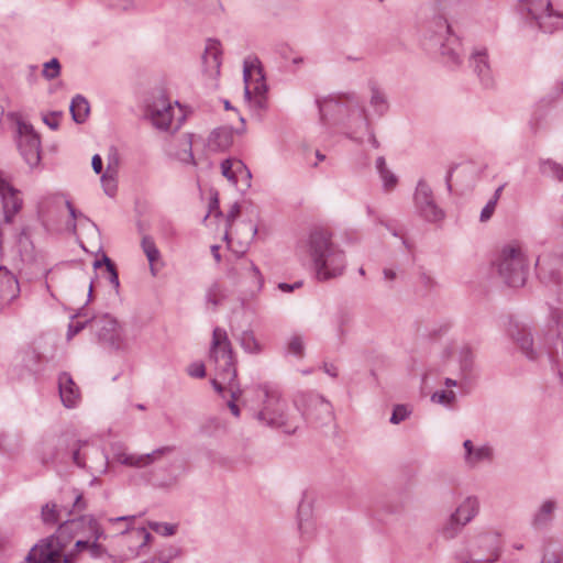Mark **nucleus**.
<instances>
[{"label": "nucleus", "instance_id": "1", "mask_svg": "<svg viewBox=\"0 0 563 563\" xmlns=\"http://www.w3.org/2000/svg\"><path fill=\"white\" fill-rule=\"evenodd\" d=\"M256 407L253 408V418L264 427L280 429L287 434H294L300 427L301 419L289 412L286 399L278 387L263 383L254 388Z\"/></svg>", "mask_w": 563, "mask_h": 563}, {"label": "nucleus", "instance_id": "2", "mask_svg": "<svg viewBox=\"0 0 563 563\" xmlns=\"http://www.w3.org/2000/svg\"><path fill=\"white\" fill-rule=\"evenodd\" d=\"M320 119L324 121L328 117L347 111V135L351 140L363 143L364 136H368V142L374 148L379 147V143L373 132L368 114L363 107L360 98L351 92L336 96H329L324 99H317Z\"/></svg>", "mask_w": 563, "mask_h": 563}, {"label": "nucleus", "instance_id": "3", "mask_svg": "<svg viewBox=\"0 0 563 563\" xmlns=\"http://www.w3.org/2000/svg\"><path fill=\"white\" fill-rule=\"evenodd\" d=\"M210 360L216 366V378L211 384L217 393L223 394L228 390L232 399L228 402V407L232 415L240 416V409L235 400L241 395L240 386L236 382V368L233 360V351L228 333L222 328H214L210 346Z\"/></svg>", "mask_w": 563, "mask_h": 563}, {"label": "nucleus", "instance_id": "4", "mask_svg": "<svg viewBox=\"0 0 563 563\" xmlns=\"http://www.w3.org/2000/svg\"><path fill=\"white\" fill-rule=\"evenodd\" d=\"M299 249L310 257L318 280L325 282L343 274L346 266L344 251L331 241L327 230L311 231Z\"/></svg>", "mask_w": 563, "mask_h": 563}, {"label": "nucleus", "instance_id": "5", "mask_svg": "<svg viewBox=\"0 0 563 563\" xmlns=\"http://www.w3.org/2000/svg\"><path fill=\"white\" fill-rule=\"evenodd\" d=\"M503 538L494 530L470 533L464 544L455 552L460 563H495L501 554Z\"/></svg>", "mask_w": 563, "mask_h": 563}, {"label": "nucleus", "instance_id": "6", "mask_svg": "<svg viewBox=\"0 0 563 563\" xmlns=\"http://www.w3.org/2000/svg\"><path fill=\"white\" fill-rule=\"evenodd\" d=\"M498 276L509 287H522L526 284L529 263L523 249L518 243L505 245L494 262Z\"/></svg>", "mask_w": 563, "mask_h": 563}, {"label": "nucleus", "instance_id": "7", "mask_svg": "<svg viewBox=\"0 0 563 563\" xmlns=\"http://www.w3.org/2000/svg\"><path fill=\"white\" fill-rule=\"evenodd\" d=\"M521 15L543 33L563 30V12L554 10L550 0H519Z\"/></svg>", "mask_w": 563, "mask_h": 563}, {"label": "nucleus", "instance_id": "8", "mask_svg": "<svg viewBox=\"0 0 563 563\" xmlns=\"http://www.w3.org/2000/svg\"><path fill=\"white\" fill-rule=\"evenodd\" d=\"M294 405L300 411V419L318 428L333 420V408L322 395L313 391H300L294 397Z\"/></svg>", "mask_w": 563, "mask_h": 563}, {"label": "nucleus", "instance_id": "9", "mask_svg": "<svg viewBox=\"0 0 563 563\" xmlns=\"http://www.w3.org/2000/svg\"><path fill=\"white\" fill-rule=\"evenodd\" d=\"M89 327L98 342L114 351H126L129 342L120 322L109 313L96 314L89 319Z\"/></svg>", "mask_w": 563, "mask_h": 563}, {"label": "nucleus", "instance_id": "10", "mask_svg": "<svg viewBox=\"0 0 563 563\" xmlns=\"http://www.w3.org/2000/svg\"><path fill=\"white\" fill-rule=\"evenodd\" d=\"M244 98L250 107L263 110L266 107V84L257 58H246L243 68Z\"/></svg>", "mask_w": 563, "mask_h": 563}, {"label": "nucleus", "instance_id": "11", "mask_svg": "<svg viewBox=\"0 0 563 563\" xmlns=\"http://www.w3.org/2000/svg\"><path fill=\"white\" fill-rule=\"evenodd\" d=\"M537 267L540 280L556 294L559 300L563 298V256L539 257Z\"/></svg>", "mask_w": 563, "mask_h": 563}, {"label": "nucleus", "instance_id": "12", "mask_svg": "<svg viewBox=\"0 0 563 563\" xmlns=\"http://www.w3.org/2000/svg\"><path fill=\"white\" fill-rule=\"evenodd\" d=\"M479 503L476 497H466L443 525L441 533L445 539H453L459 531L478 514Z\"/></svg>", "mask_w": 563, "mask_h": 563}, {"label": "nucleus", "instance_id": "13", "mask_svg": "<svg viewBox=\"0 0 563 563\" xmlns=\"http://www.w3.org/2000/svg\"><path fill=\"white\" fill-rule=\"evenodd\" d=\"M18 148L25 163L36 167L41 162V140L33 126L26 122H18Z\"/></svg>", "mask_w": 563, "mask_h": 563}, {"label": "nucleus", "instance_id": "14", "mask_svg": "<svg viewBox=\"0 0 563 563\" xmlns=\"http://www.w3.org/2000/svg\"><path fill=\"white\" fill-rule=\"evenodd\" d=\"M438 10L440 15L432 21L439 36L442 38L452 31L451 22H457L466 13V3L464 0H438Z\"/></svg>", "mask_w": 563, "mask_h": 563}, {"label": "nucleus", "instance_id": "15", "mask_svg": "<svg viewBox=\"0 0 563 563\" xmlns=\"http://www.w3.org/2000/svg\"><path fill=\"white\" fill-rule=\"evenodd\" d=\"M549 320L551 330L556 333V340L553 346L549 347L548 355L558 376L561 382H563V310L560 308H551Z\"/></svg>", "mask_w": 563, "mask_h": 563}, {"label": "nucleus", "instance_id": "16", "mask_svg": "<svg viewBox=\"0 0 563 563\" xmlns=\"http://www.w3.org/2000/svg\"><path fill=\"white\" fill-rule=\"evenodd\" d=\"M415 205L419 214L430 222H437L444 218L432 195V190L424 180H419L415 192Z\"/></svg>", "mask_w": 563, "mask_h": 563}, {"label": "nucleus", "instance_id": "17", "mask_svg": "<svg viewBox=\"0 0 563 563\" xmlns=\"http://www.w3.org/2000/svg\"><path fill=\"white\" fill-rule=\"evenodd\" d=\"M468 66L484 88L489 89L495 86V78L486 47L477 46L473 48L468 57Z\"/></svg>", "mask_w": 563, "mask_h": 563}, {"label": "nucleus", "instance_id": "18", "mask_svg": "<svg viewBox=\"0 0 563 563\" xmlns=\"http://www.w3.org/2000/svg\"><path fill=\"white\" fill-rule=\"evenodd\" d=\"M22 203L20 190L15 189L0 170V209L7 223L12 222L14 216L21 210Z\"/></svg>", "mask_w": 563, "mask_h": 563}, {"label": "nucleus", "instance_id": "19", "mask_svg": "<svg viewBox=\"0 0 563 563\" xmlns=\"http://www.w3.org/2000/svg\"><path fill=\"white\" fill-rule=\"evenodd\" d=\"M146 113L156 129L167 131L170 128L174 108L163 93L147 104Z\"/></svg>", "mask_w": 563, "mask_h": 563}, {"label": "nucleus", "instance_id": "20", "mask_svg": "<svg viewBox=\"0 0 563 563\" xmlns=\"http://www.w3.org/2000/svg\"><path fill=\"white\" fill-rule=\"evenodd\" d=\"M559 508L556 499L548 498L542 500L533 510L530 517V526L536 531H545L552 526Z\"/></svg>", "mask_w": 563, "mask_h": 563}, {"label": "nucleus", "instance_id": "21", "mask_svg": "<svg viewBox=\"0 0 563 563\" xmlns=\"http://www.w3.org/2000/svg\"><path fill=\"white\" fill-rule=\"evenodd\" d=\"M121 534H128L130 537V542H139L137 545L128 547V550L124 553L125 560H135L147 553L148 544L152 541V534L145 528H131L129 526L121 532Z\"/></svg>", "mask_w": 563, "mask_h": 563}, {"label": "nucleus", "instance_id": "22", "mask_svg": "<svg viewBox=\"0 0 563 563\" xmlns=\"http://www.w3.org/2000/svg\"><path fill=\"white\" fill-rule=\"evenodd\" d=\"M508 332L521 352L529 360H536L538 357V352L533 349V340L531 333L525 324L518 321H510Z\"/></svg>", "mask_w": 563, "mask_h": 563}, {"label": "nucleus", "instance_id": "23", "mask_svg": "<svg viewBox=\"0 0 563 563\" xmlns=\"http://www.w3.org/2000/svg\"><path fill=\"white\" fill-rule=\"evenodd\" d=\"M67 209L73 219L76 218V210L68 200H65L62 196L53 195L45 198L38 206V213L43 221L47 222L53 220L54 212H62Z\"/></svg>", "mask_w": 563, "mask_h": 563}, {"label": "nucleus", "instance_id": "24", "mask_svg": "<svg viewBox=\"0 0 563 563\" xmlns=\"http://www.w3.org/2000/svg\"><path fill=\"white\" fill-rule=\"evenodd\" d=\"M221 47L220 42L209 40L207 42L205 53L202 55L203 73L210 78L216 79L220 74L221 66Z\"/></svg>", "mask_w": 563, "mask_h": 563}, {"label": "nucleus", "instance_id": "25", "mask_svg": "<svg viewBox=\"0 0 563 563\" xmlns=\"http://www.w3.org/2000/svg\"><path fill=\"white\" fill-rule=\"evenodd\" d=\"M464 448V463L468 467H476L484 462H490L494 457L493 448L488 444L475 446L471 440H465Z\"/></svg>", "mask_w": 563, "mask_h": 563}, {"label": "nucleus", "instance_id": "26", "mask_svg": "<svg viewBox=\"0 0 563 563\" xmlns=\"http://www.w3.org/2000/svg\"><path fill=\"white\" fill-rule=\"evenodd\" d=\"M59 396L66 408H75L80 401V390L68 373L58 377Z\"/></svg>", "mask_w": 563, "mask_h": 563}, {"label": "nucleus", "instance_id": "27", "mask_svg": "<svg viewBox=\"0 0 563 563\" xmlns=\"http://www.w3.org/2000/svg\"><path fill=\"white\" fill-rule=\"evenodd\" d=\"M430 37L440 45L441 54L446 56L452 64L460 65L462 63V55L460 49L461 44L459 40L453 36L452 32L441 38L438 34V31H433V34Z\"/></svg>", "mask_w": 563, "mask_h": 563}, {"label": "nucleus", "instance_id": "28", "mask_svg": "<svg viewBox=\"0 0 563 563\" xmlns=\"http://www.w3.org/2000/svg\"><path fill=\"white\" fill-rule=\"evenodd\" d=\"M169 153L183 163L196 165L192 154V134L184 133L176 137Z\"/></svg>", "mask_w": 563, "mask_h": 563}, {"label": "nucleus", "instance_id": "29", "mask_svg": "<svg viewBox=\"0 0 563 563\" xmlns=\"http://www.w3.org/2000/svg\"><path fill=\"white\" fill-rule=\"evenodd\" d=\"M233 143V130L228 126L214 129L208 136L207 147L211 152H224Z\"/></svg>", "mask_w": 563, "mask_h": 563}, {"label": "nucleus", "instance_id": "30", "mask_svg": "<svg viewBox=\"0 0 563 563\" xmlns=\"http://www.w3.org/2000/svg\"><path fill=\"white\" fill-rule=\"evenodd\" d=\"M84 525V516L76 519H66L58 526L52 537H56V540L67 548Z\"/></svg>", "mask_w": 563, "mask_h": 563}, {"label": "nucleus", "instance_id": "31", "mask_svg": "<svg viewBox=\"0 0 563 563\" xmlns=\"http://www.w3.org/2000/svg\"><path fill=\"white\" fill-rule=\"evenodd\" d=\"M20 292L19 282L5 267L0 266V299L10 302Z\"/></svg>", "mask_w": 563, "mask_h": 563}, {"label": "nucleus", "instance_id": "32", "mask_svg": "<svg viewBox=\"0 0 563 563\" xmlns=\"http://www.w3.org/2000/svg\"><path fill=\"white\" fill-rule=\"evenodd\" d=\"M221 173L233 185L238 184L239 176H245L247 187L250 186L251 172L240 159H224L221 163Z\"/></svg>", "mask_w": 563, "mask_h": 563}, {"label": "nucleus", "instance_id": "33", "mask_svg": "<svg viewBox=\"0 0 563 563\" xmlns=\"http://www.w3.org/2000/svg\"><path fill=\"white\" fill-rule=\"evenodd\" d=\"M369 107L378 117H383L389 109V102L386 92L377 84H369Z\"/></svg>", "mask_w": 563, "mask_h": 563}, {"label": "nucleus", "instance_id": "34", "mask_svg": "<svg viewBox=\"0 0 563 563\" xmlns=\"http://www.w3.org/2000/svg\"><path fill=\"white\" fill-rule=\"evenodd\" d=\"M454 352L457 354V361L460 363V368L464 374H468L474 368V351L473 349L466 344H460L452 347Z\"/></svg>", "mask_w": 563, "mask_h": 563}, {"label": "nucleus", "instance_id": "35", "mask_svg": "<svg viewBox=\"0 0 563 563\" xmlns=\"http://www.w3.org/2000/svg\"><path fill=\"white\" fill-rule=\"evenodd\" d=\"M175 450L172 445L162 446L158 449H155L151 453L147 454H137V464L136 468H144L147 467L156 462H159L164 456L173 453Z\"/></svg>", "mask_w": 563, "mask_h": 563}, {"label": "nucleus", "instance_id": "36", "mask_svg": "<svg viewBox=\"0 0 563 563\" xmlns=\"http://www.w3.org/2000/svg\"><path fill=\"white\" fill-rule=\"evenodd\" d=\"M175 450L172 445L162 446L158 449H155L151 453L147 454H137V464L136 468H144L147 467L156 462H159L164 456L173 453Z\"/></svg>", "mask_w": 563, "mask_h": 563}, {"label": "nucleus", "instance_id": "37", "mask_svg": "<svg viewBox=\"0 0 563 563\" xmlns=\"http://www.w3.org/2000/svg\"><path fill=\"white\" fill-rule=\"evenodd\" d=\"M69 110L76 123H84L90 112L89 102L81 95H77L73 98Z\"/></svg>", "mask_w": 563, "mask_h": 563}, {"label": "nucleus", "instance_id": "38", "mask_svg": "<svg viewBox=\"0 0 563 563\" xmlns=\"http://www.w3.org/2000/svg\"><path fill=\"white\" fill-rule=\"evenodd\" d=\"M311 506L309 503L301 501L298 506V528L302 536L312 534L314 530L313 523L309 520Z\"/></svg>", "mask_w": 563, "mask_h": 563}, {"label": "nucleus", "instance_id": "39", "mask_svg": "<svg viewBox=\"0 0 563 563\" xmlns=\"http://www.w3.org/2000/svg\"><path fill=\"white\" fill-rule=\"evenodd\" d=\"M141 246L150 263L151 273L153 276H155L156 272L154 268V264L159 260L161 253L156 247L154 240L151 236H143Z\"/></svg>", "mask_w": 563, "mask_h": 563}, {"label": "nucleus", "instance_id": "40", "mask_svg": "<svg viewBox=\"0 0 563 563\" xmlns=\"http://www.w3.org/2000/svg\"><path fill=\"white\" fill-rule=\"evenodd\" d=\"M241 347L250 354H258L262 352V345L256 340L253 331H243L239 338Z\"/></svg>", "mask_w": 563, "mask_h": 563}, {"label": "nucleus", "instance_id": "41", "mask_svg": "<svg viewBox=\"0 0 563 563\" xmlns=\"http://www.w3.org/2000/svg\"><path fill=\"white\" fill-rule=\"evenodd\" d=\"M63 511L65 508H58L56 504H46L42 507V520L45 525H55L63 519Z\"/></svg>", "mask_w": 563, "mask_h": 563}, {"label": "nucleus", "instance_id": "42", "mask_svg": "<svg viewBox=\"0 0 563 563\" xmlns=\"http://www.w3.org/2000/svg\"><path fill=\"white\" fill-rule=\"evenodd\" d=\"M104 192L113 197L117 192V169L108 165L106 173L101 176Z\"/></svg>", "mask_w": 563, "mask_h": 563}, {"label": "nucleus", "instance_id": "43", "mask_svg": "<svg viewBox=\"0 0 563 563\" xmlns=\"http://www.w3.org/2000/svg\"><path fill=\"white\" fill-rule=\"evenodd\" d=\"M351 321L352 318L346 312H340L335 318V334L341 344L345 340Z\"/></svg>", "mask_w": 563, "mask_h": 563}, {"label": "nucleus", "instance_id": "44", "mask_svg": "<svg viewBox=\"0 0 563 563\" xmlns=\"http://www.w3.org/2000/svg\"><path fill=\"white\" fill-rule=\"evenodd\" d=\"M541 173L544 175H549L560 181L563 180V166L558 164L554 161L545 159L540 164Z\"/></svg>", "mask_w": 563, "mask_h": 563}, {"label": "nucleus", "instance_id": "45", "mask_svg": "<svg viewBox=\"0 0 563 563\" xmlns=\"http://www.w3.org/2000/svg\"><path fill=\"white\" fill-rule=\"evenodd\" d=\"M287 352L299 358L305 355V339L300 334H292L287 342Z\"/></svg>", "mask_w": 563, "mask_h": 563}, {"label": "nucleus", "instance_id": "46", "mask_svg": "<svg viewBox=\"0 0 563 563\" xmlns=\"http://www.w3.org/2000/svg\"><path fill=\"white\" fill-rule=\"evenodd\" d=\"M102 264L106 265L110 284H112L114 286V288H119V285H120L119 276H118V272L115 269L114 264L111 262V260L107 255H103L101 261L97 260L93 262V267L99 268Z\"/></svg>", "mask_w": 563, "mask_h": 563}, {"label": "nucleus", "instance_id": "47", "mask_svg": "<svg viewBox=\"0 0 563 563\" xmlns=\"http://www.w3.org/2000/svg\"><path fill=\"white\" fill-rule=\"evenodd\" d=\"M60 63L57 58H52L51 60L44 63L42 69V76L46 80H53L60 75Z\"/></svg>", "mask_w": 563, "mask_h": 563}, {"label": "nucleus", "instance_id": "48", "mask_svg": "<svg viewBox=\"0 0 563 563\" xmlns=\"http://www.w3.org/2000/svg\"><path fill=\"white\" fill-rule=\"evenodd\" d=\"M224 299L223 289L219 284H212L206 294V300L208 303H211L214 308L219 306Z\"/></svg>", "mask_w": 563, "mask_h": 563}, {"label": "nucleus", "instance_id": "49", "mask_svg": "<svg viewBox=\"0 0 563 563\" xmlns=\"http://www.w3.org/2000/svg\"><path fill=\"white\" fill-rule=\"evenodd\" d=\"M85 525L88 526L92 537L93 542H98L100 539H104L106 534L98 520L92 515L84 516Z\"/></svg>", "mask_w": 563, "mask_h": 563}, {"label": "nucleus", "instance_id": "50", "mask_svg": "<svg viewBox=\"0 0 563 563\" xmlns=\"http://www.w3.org/2000/svg\"><path fill=\"white\" fill-rule=\"evenodd\" d=\"M113 456L114 460L122 465L136 467L137 454H130L124 449L119 448L118 450H115Z\"/></svg>", "mask_w": 563, "mask_h": 563}, {"label": "nucleus", "instance_id": "51", "mask_svg": "<svg viewBox=\"0 0 563 563\" xmlns=\"http://www.w3.org/2000/svg\"><path fill=\"white\" fill-rule=\"evenodd\" d=\"M148 527L154 532L164 537H170L176 533L177 527L167 522L148 521Z\"/></svg>", "mask_w": 563, "mask_h": 563}, {"label": "nucleus", "instance_id": "52", "mask_svg": "<svg viewBox=\"0 0 563 563\" xmlns=\"http://www.w3.org/2000/svg\"><path fill=\"white\" fill-rule=\"evenodd\" d=\"M455 397L453 390H439L431 396V400L441 405H451L454 402Z\"/></svg>", "mask_w": 563, "mask_h": 563}, {"label": "nucleus", "instance_id": "53", "mask_svg": "<svg viewBox=\"0 0 563 563\" xmlns=\"http://www.w3.org/2000/svg\"><path fill=\"white\" fill-rule=\"evenodd\" d=\"M410 415V411L408 410V408L405 406V405H397L394 407V410H393V413H391V417H390V422L393 424H398L402 421H405Z\"/></svg>", "mask_w": 563, "mask_h": 563}, {"label": "nucleus", "instance_id": "54", "mask_svg": "<svg viewBox=\"0 0 563 563\" xmlns=\"http://www.w3.org/2000/svg\"><path fill=\"white\" fill-rule=\"evenodd\" d=\"M379 175L386 190H391L395 188L397 185V177L389 169L382 172Z\"/></svg>", "mask_w": 563, "mask_h": 563}, {"label": "nucleus", "instance_id": "55", "mask_svg": "<svg viewBox=\"0 0 563 563\" xmlns=\"http://www.w3.org/2000/svg\"><path fill=\"white\" fill-rule=\"evenodd\" d=\"M88 551L92 559H100L107 554V549L99 542L90 543Z\"/></svg>", "mask_w": 563, "mask_h": 563}, {"label": "nucleus", "instance_id": "56", "mask_svg": "<svg viewBox=\"0 0 563 563\" xmlns=\"http://www.w3.org/2000/svg\"><path fill=\"white\" fill-rule=\"evenodd\" d=\"M496 206H497V203H495L492 200H488L486 206L481 211L479 220L482 222L488 221L492 218V216L494 214Z\"/></svg>", "mask_w": 563, "mask_h": 563}, {"label": "nucleus", "instance_id": "57", "mask_svg": "<svg viewBox=\"0 0 563 563\" xmlns=\"http://www.w3.org/2000/svg\"><path fill=\"white\" fill-rule=\"evenodd\" d=\"M86 325H89V319L81 322V321H77V322H71L68 327V331H67V339H71L73 336H75L77 333H79L82 329L86 328Z\"/></svg>", "mask_w": 563, "mask_h": 563}, {"label": "nucleus", "instance_id": "58", "mask_svg": "<svg viewBox=\"0 0 563 563\" xmlns=\"http://www.w3.org/2000/svg\"><path fill=\"white\" fill-rule=\"evenodd\" d=\"M188 374L191 377L202 378L206 376V368L202 363H194L188 367Z\"/></svg>", "mask_w": 563, "mask_h": 563}, {"label": "nucleus", "instance_id": "59", "mask_svg": "<svg viewBox=\"0 0 563 563\" xmlns=\"http://www.w3.org/2000/svg\"><path fill=\"white\" fill-rule=\"evenodd\" d=\"M77 444H78V448H74V449H73V452H71L73 462H74L77 466H79V467H85V465H86V464H85V459H84V457L81 456V454H80V448H81V445H86V444H87V442H80V441H78V442H77Z\"/></svg>", "mask_w": 563, "mask_h": 563}, {"label": "nucleus", "instance_id": "60", "mask_svg": "<svg viewBox=\"0 0 563 563\" xmlns=\"http://www.w3.org/2000/svg\"><path fill=\"white\" fill-rule=\"evenodd\" d=\"M87 508V501L84 499L82 494H76L73 503V511H82Z\"/></svg>", "mask_w": 563, "mask_h": 563}, {"label": "nucleus", "instance_id": "61", "mask_svg": "<svg viewBox=\"0 0 563 563\" xmlns=\"http://www.w3.org/2000/svg\"><path fill=\"white\" fill-rule=\"evenodd\" d=\"M240 205L239 203H233L231 206V209L230 211L228 212V216H227V221H228V224L231 225L232 222L239 217L240 214Z\"/></svg>", "mask_w": 563, "mask_h": 563}, {"label": "nucleus", "instance_id": "62", "mask_svg": "<svg viewBox=\"0 0 563 563\" xmlns=\"http://www.w3.org/2000/svg\"><path fill=\"white\" fill-rule=\"evenodd\" d=\"M91 166H92V169L96 174H101L102 172V167H103V163H102V158L99 154H96L92 156V159H91Z\"/></svg>", "mask_w": 563, "mask_h": 563}, {"label": "nucleus", "instance_id": "63", "mask_svg": "<svg viewBox=\"0 0 563 563\" xmlns=\"http://www.w3.org/2000/svg\"><path fill=\"white\" fill-rule=\"evenodd\" d=\"M44 122L52 130H56L58 128V125H59L58 115L56 113H52L51 115L44 117Z\"/></svg>", "mask_w": 563, "mask_h": 563}, {"label": "nucleus", "instance_id": "64", "mask_svg": "<svg viewBox=\"0 0 563 563\" xmlns=\"http://www.w3.org/2000/svg\"><path fill=\"white\" fill-rule=\"evenodd\" d=\"M301 282H296L295 284L279 283L278 289H280L284 292H290L294 289L301 287Z\"/></svg>", "mask_w": 563, "mask_h": 563}]
</instances>
